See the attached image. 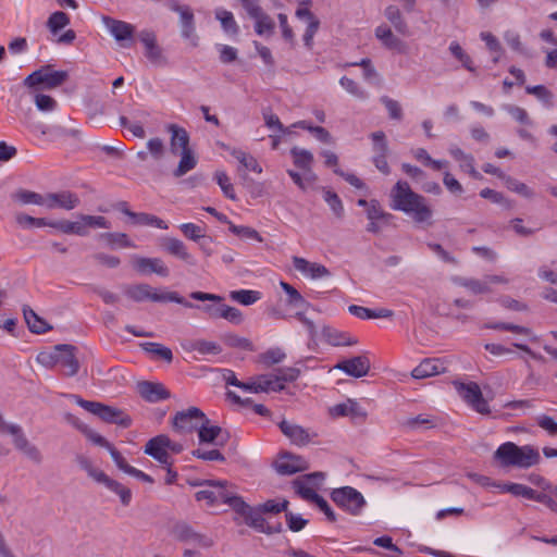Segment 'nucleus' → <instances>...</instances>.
<instances>
[{"label":"nucleus","instance_id":"f257e3e1","mask_svg":"<svg viewBox=\"0 0 557 557\" xmlns=\"http://www.w3.org/2000/svg\"><path fill=\"white\" fill-rule=\"evenodd\" d=\"M392 208L403 211L416 223L431 224L433 211L426 199L414 193L406 181H398L391 190Z\"/></svg>","mask_w":557,"mask_h":557},{"label":"nucleus","instance_id":"f03ea898","mask_svg":"<svg viewBox=\"0 0 557 557\" xmlns=\"http://www.w3.org/2000/svg\"><path fill=\"white\" fill-rule=\"evenodd\" d=\"M199 485L207 486L195 494L198 502H205L208 506L220 504L228 505L234 511L243 509V497H240L227 481L207 480Z\"/></svg>","mask_w":557,"mask_h":557},{"label":"nucleus","instance_id":"7ed1b4c3","mask_svg":"<svg viewBox=\"0 0 557 557\" xmlns=\"http://www.w3.org/2000/svg\"><path fill=\"white\" fill-rule=\"evenodd\" d=\"M494 458L502 467L528 469L537 465L541 456L531 445L518 446L512 442H506L495 450Z\"/></svg>","mask_w":557,"mask_h":557},{"label":"nucleus","instance_id":"20e7f679","mask_svg":"<svg viewBox=\"0 0 557 557\" xmlns=\"http://www.w3.org/2000/svg\"><path fill=\"white\" fill-rule=\"evenodd\" d=\"M190 298L199 301H211L213 304L201 307L203 313L210 319H224L232 324L238 325L244 321L243 312L223 302V297L216 294L205 292H193Z\"/></svg>","mask_w":557,"mask_h":557},{"label":"nucleus","instance_id":"39448f33","mask_svg":"<svg viewBox=\"0 0 557 557\" xmlns=\"http://www.w3.org/2000/svg\"><path fill=\"white\" fill-rule=\"evenodd\" d=\"M125 295L136 302L153 301V302H176L187 308H193L194 305L187 302L182 296L175 292L159 290L149 284H133L124 288Z\"/></svg>","mask_w":557,"mask_h":557},{"label":"nucleus","instance_id":"423d86ee","mask_svg":"<svg viewBox=\"0 0 557 557\" xmlns=\"http://www.w3.org/2000/svg\"><path fill=\"white\" fill-rule=\"evenodd\" d=\"M72 397L77 405L107 423L117 424L122 428H128L132 424L131 417L115 407L107 406L98 401L84 400L76 395H72Z\"/></svg>","mask_w":557,"mask_h":557},{"label":"nucleus","instance_id":"0eeeda50","mask_svg":"<svg viewBox=\"0 0 557 557\" xmlns=\"http://www.w3.org/2000/svg\"><path fill=\"white\" fill-rule=\"evenodd\" d=\"M166 7L178 14L181 36L191 47H197L199 37L196 33L195 15L191 8L187 4H181L177 0H166Z\"/></svg>","mask_w":557,"mask_h":557},{"label":"nucleus","instance_id":"6e6552de","mask_svg":"<svg viewBox=\"0 0 557 557\" xmlns=\"http://www.w3.org/2000/svg\"><path fill=\"white\" fill-rule=\"evenodd\" d=\"M453 282L465 287L473 295H483L493 293L496 285L509 284L510 280L504 274H490L481 280L456 276L453 278Z\"/></svg>","mask_w":557,"mask_h":557},{"label":"nucleus","instance_id":"1a4fd4ad","mask_svg":"<svg viewBox=\"0 0 557 557\" xmlns=\"http://www.w3.org/2000/svg\"><path fill=\"white\" fill-rule=\"evenodd\" d=\"M458 395L473 410L481 414H490L491 409L486 399H484L480 386L475 382L463 383L460 381L453 382Z\"/></svg>","mask_w":557,"mask_h":557},{"label":"nucleus","instance_id":"9d476101","mask_svg":"<svg viewBox=\"0 0 557 557\" xmlns=\"http://www.w3.org/2000/svg\"><path fill=\"white\" fill-rule=\"evenodd\" d=\"M67 79L65 71H52L50 66H42L33 72L24 79V85L34 88L42 85L45 88L52 89L62 85Z\"/></svg>","mask_w":557,"mask_h":557},{"label":"nucleus","instance_id":"9b49d317","mask_svg":"<svg viewBox=\"0 0 557 557\" xmlns=\"http://www.w3.org/2000/svg\"><path fill=\"white\" fill-rule=\"evenodd\" d=\"M207 416L197 407L177 411L172 419V426L180 434H189L197 431Z\"/></svg>","mask_w":557,"mask_h":557},{"label":"nucleus","instance_id":"f8f14e48","mask_svg":"<svg viewBox=\"0 0 557 557\" xmlns=\"http://www.w3.org/2000/svg\"><path fill=\"white\" fill-rule=\"evenodd\" d=\"M172 534L175 540L195 548L208 549L213 546L214 541L205 533L195 531L186 523H177L173 527Z\"/></svg>","mask_w":557,"mask_h":557},{"label":"nucleus","instance_id":"ddd939ff","mask_svg":"<svg viewBox=\"0 0 557 557\" xmlns=\"http://www.w3.org/2000/svg\"><path fill=\"white\" fill-rule=\"evenodd\" d=\"M333 502L351 515H358L366 505L360 492L351 486H344L332 492Z\"/></svg>","mask_w":557,"mask_h":557},{"label":"nucleus","instance_id":"4468645a","mask_svg":"<svg viewBox=\"0 0 557 557\" xmlns=\"http://www.w3.org/2000/svg\"><path fill=\"white\" fill-rule=\"evenodd\" d=\"M278 428L292 444L299 447L309 445L318 436L313 430L288 420H282Z\"/></svg>","mask_w":557,"mask_h":557},{"label":"nucleus","instance_id":"2eb2a0df","mask_svg":"<svg viewBox=\"0 0 557 557\" xmlns=\"http://www.w3.org/2000/svg\"><path fill=\"white\" fill-rule=\"evenodd\" d=\"M243 507V509L235 510V512L244 517L246 524L249 527L267 534L277 533L282 530L281 523H277L276 525H270L268 521L262 517V512L257 508H251L244 499Z\"/></svg>","mask_w":557,"mask_h":557},{"label":"nucleus","instance_id":"dca6fc26","mask_svg":"<svg viewBox=\"0 0 557 557\" xmlns=\"http://www.w3.org/2000/svg\"><path fill=\"white\" fill-rule=\"evenodd\" d=\"M101 21L108 32L122 47L128 48L132 46L135 33V27L132 24L110 16H102Z\"/></svg>","mask_w":557,"mask_h":557},{"label":"nucleus","instance_id":"f3484780","mask_svg":"<svg viewBox=\"0 0 557 557\" xmlns=\"http://www.w3.org/2000/svg\"><path fill=\"white\" fill-rule=\"evenodd\" d=\"M324 480V473L313 472L302 475L293 482L296 493L304 499L313 502L319 495L317 488Z\"/></svg>","mask_w":557,"mask_h":557},{"label":"nucleus","instance_id":"a211bd4d","mask_svg":"<svg viewBox=\"0 0 557 557\" xmlns=\"http://www.w3.org/2000/svg\"><path fill=\"white\" fill-rule=\"evenodd\" d=\"M76 351L77 349L73 345H57V366L61 367L67 376H73L78 372L79 362Z\"/></svg>","mask_w":557,"mask_h":557},{"label":"nucleus","instance_id":"6ab92c4d","mask_svg":"<svg viewBox=\"0 0 557 557\" xmlns=\"http://www.w3.org/2000/svg\"><path fill=\"white\" fill-rule=\"evenodd\" d=\"M352 377L366 376L371 368L370 359L366 355L355 356L337 362L334 367Z\"/></svg>","mask_w":557,"mask_h":557},{"label":"nucleus","instance_id":"aec40b11","mask_svg":"<svg viewBox=\"0 0 557 557\" xmlns=\"http://www.w3.org/2000/svg\"><path fill=\"white\" fill-rule=\"evenodd\" d=\"M79 205V198L76 194L64 190L61 193H49L45 195V208L73 210Z\"/></svg>","mask_w":557,"mask_h":557},{"label":"nucleus","instance_id":"412c9836","mask_svg":"<svg viewBox=\"0 0 557 557\" xmlns=\"http://www.w3.org/2000/svg\"><path fill=\"white\" fill-rule=\"evenodd\" d=\"M161 247L169 255L184 261L186 264L191 267L197 265V260L188 251L186 245L181 239L175 237H163L161 239Z\"/></svg>","mask_w":557,"mask_h":557},{"label":"nucleus","instance_id":"4be33fe9","mask_svg":"<svg viewBox=\"0 0 557 557\" xmlns=\"http://www.w3.org/2000/svg\"><path fill=\"white\" fill-rule=\"evenodd\" d=\"M292 261L295 270L307 278L319 280L331 275L330 270L323 264L310 262L302 257H293Z\"/></svg>","mask_w":557,"mask_h":557},{"label":"nucleus","instance_id":"5701e85b","mask_svg":"<svg viewBox=\"0 0 557 557\" xmlns=\"http://www.w3.org/2000/svg\"><path fill=\"white\" fill-rule=\"evenodd\" d=\"M374 35L384 48L396 51L398 53H406V42L397 37L388 25L380 24L376 26Z\"/></svg>","mask_w":557,"mask_h":557},{"label":"nucleus","instance_id":"b1692460","mask_svg":"<svg viewBox=\"0 0 557 557\" xmlns=\"http://www.w3.org/2000/svg\"><path fill=\"white\" fill-rule=\"evenodd\" d=\"M277 473L282 475H292L308 468V462L301 456L293 454L282 455L274 463Z\"/></svg>","mask_w":557,"mask_h":557},{"label":"nucleus","instance_id":"393cba45","mask_svg":"<svg viewBox=\"0 0 557 557\" xmlns=\"http://www.w3.org/2000/svg\"><path fill=\"white\" fill-rule=\"evenodd\" d=\"M133 267L139 273H156L162 277H166L170 273L169 268L160 258L134 257Z\"/></svg>","mask_w":557,"mask_h":557},{"label":"nucleus","instance_id":"a878e982","mask_svg":"<svg viewBox=\"0 0 557 557\" xmlns=\"http://www.w3.org/2000/svg\"><path fill=\"white\" fill-rule=\"evenodd\" d=\"M137 392L146 401L158 403L170 398V392L161 384L143 381L137 384Z\"/></svg>","mask_w":557,"mask_h":557},{"label":"nucleus","instance_id":"bb28decb","mask_svg":"<svg viewBox=\"0 0 557 557\" xmlns=\"http://www.w3.org/2000/svg\"><path fill=\"white\" fill-rule=\"evenodd\" d=\"M166 131L170 133V150L171 153L177 156L181 151H186L191 149L189 146V135L187 131L177 125V124H169L166 126Z\"/></svg>","mask_w":557,"mask_h":557},{"label":"nucleus","instance_id":"cd10ccee","mask_svg":"<svg viewBox=\"0 0 557 557\" xmlns=\"http://www.w3.org/2000/svg\"><path fill=\"white\" fill-rule=\"evenodd\" d=\"M445 362L438 358H426L411 372L414 379H425L445 372Z\"/></svg>","mask_w":557,"mask_h":557},{"label":"nucleus","instance_id":"c85d7f7f","mask_svg":"<svg viewBox=\"0 0 557 557\" xmlns=\"http://www.w3.org/2000/svg\"><path fill=\"white\" fill-rule=\"evenodd\" d=\"M289 152L294 164L306 172V180L315 181L317 176L312 172L313 154L309 150L299 147H293Z\"/></svg>","mask_w":557,"mask_h":557},{"label":"nucleus","instance_id":"c756f323","mask_svg":"<svg viewBox=\"0 0 557 557\" xmlns=\"http://www.w3.org/2000/svg\"><path fill=\"white\" fill-rule=\"evenodd\" d=\"M144 451L164 466L172 465L171 455L166 453L162 435H158L149 440Z\"/></svg>","mask_w":557,"mask_h":557},{"label":"nucleus","instance_id":"7c9ffc66","mask_svg":"<svg viewBox=\"0 0 557 557\" xmlns=\"http://www.w3.org/2000/svg\"><path fill=\"white\" fill-rule=\"evenodd\" d=\"M330 414L333 418L338 417H350V418H363L366 417V412L359 406L356 400L347 399L342 404H336L329 409Z\"/></svg>","mask_w":557,"mask_h":557},{"label":"nucleus","instance_id":"2f4dec72","mask_svg":"<svg viewBox=\"0 0 557 557\" xmlns=\"http://www.w3.org/2000/svg\"><path fill=\"white\" fill-rule=\"evenodd\" d=\"M220 146L221 148L227 150L245 170L255 172L257 174L262 173L261 165L258 163L257 159L250 153L245 152L242 149L231 148L225 144H220Z\"/></svg>","mask_w":557,"mask_h":557},{"label":"nucleus","instance_id":"473e14b6","mask_svg":"<svg viewBox=\"0 0 557 557\" xmlns=\"http://www.w3.org/2000/svg\"><path fill=\"white\" fill-rule=\"evenodd\" d=\"M325 342L332 346H352L357 344V339L349 334L341 332L332 326L323 325L321 330Z\"/></svg>","mask_w":557,"mask_h":557},{"label":"nucleus","instance_id":"72a5a7b5","mask_svg":"<svg viewBox=\"0 0 557 557\" xmlns=\"http://www.w3.org/2000/svg\"><path fill=\"white\" fill-rule=\"evenodd\" d=\"M448 151L450 156L459 162L460 170L469 173L473 178L480 177V173L474 168V159L471 154L466 153L455 145H451Z\"/></svg>","mask_w":557,"mask_h":557},{"label":"nucleus","instance_id":"f704fd0d","mask_svg":"<svg viewBox=\"0 0 557 557\" xmlns=\"http://www.w3.org/2000/svg\"><path fill=\"white\" fill-rule=\"evenodd\" d=\"M384 16L391 23V25L400 35H409V26L400 11L395 4H389L384 9Z\"/></svg>","mask_w":557,"mask_h":557},{"label":"nucleus","instance_id":"c9c22d12","mask_svg":"<svg viewBox=\"0 0 557 557\" xmlns=\"http://www.w3.org/2000/svg\"><path fill=\"white\" fill-rule=\"evenodd\" d=\"M139 39L146 48V57L152 62L159 61L161 58V50L157 45L156 34L150 30H143L139 34Z\"/></svg>","mask_w":557,"mask_h":557},{"label":"nucleus","instance_id":"e433bc0d","mask_svg":"<svg viewBox=\"0 0 557 557\" xmlns=\"http://www.w3.org/2000/svg\"><path fill=\"white\" fill-rule=\"evenodd\" d=\"M0 433L9 434L12 437L15 449H18L24 443L28 442L23 429L18 424L7 423L0 416Z\"/></svg>","mask_w":557,"mask_h":557},{"label":"nucleus","instance_id":"4c0bfd02","mask_svg":"<svg viewBox=\"0 0 557 557\" xmlns=\"http://www.w3.org/2000/svg\"><path fill=\"white\" fill-rule=\"evenodd\" d=\"M197 432L200 444H218L216 440L220 437L222 429L218 425H212L207 418V421L201 422Z\"/></svg>","mask_w":557,"mask_h":557},{"label":"nucleus","instance_id":"58836bf2","mask_svg":"<svg viewBox=\"0 0 557 557\" xmlns=\"http://www.w3.org/2000/svg\"><path fill=\"white\" fill-rule=\"evenodd\" d=\"M181 160L177 168L173 171L175 177H182L189 171L194 170L197 165V157L193 149L181 151L178 154Z\"/></svg>","mask_w":557,"mask_h":557},{"label":"nucleus","instance_id":"ea45409f","mask_svg":"<svg viewBox=\"0 0 557 557\" xmlns=\"http://www.w3.org/2000/svg\"><path fill=\"white\" fill-rule=\"evenodd\" d=\"M215 18L220 21L221 26L223 30L231 35V36H237L239 33V26L237 22L235 21V17L232 12L219 8L215 10Z\"/></svg>","mask_w":557,"mask_h":557},{"label":"nucleus","instance_id":"a19ab883","mask_svg":"<svg viewBox=\"0 0 557 557\" xmlns=\"http://www.w3.org/2000/svg\"><path fill=\"white\" fill-rule=\"evenodd\" d=\"M498 491L502 493H510L513 496L523 497L532 500L535 499V495L537 493L536 491L527 485L511 482L498 485Z\"/></svg>","mask_w":557,"mask_h":557},{"label":"nucleus","instance_id":"79ce46f5","mask_svg":"<svg viewBox=\"0 0 557 557\" xmlns=\"http://www.w3.org/2000/svg\"><path fill=\"white\" fill-rule=\"evenodd\" d=\"M11 198L21 205H37L45 207V195L32 190L18 189L11 195Z\"/></svg>","mask_w":557,"mask_h":557},{"label":"nucleus","instance_id":"37998d69","mask_svg":"<svg viewBox=\"0 0 557 557\" xmlns=\"http://www.w3.org/2000/svg\"><path fill=\"white\" fill-rule=\"evenodd\" d=\"M24 318L33 333L41 334L50 330V326L30 308H24Z\"/></svg>","mask_w":557,"mask_h":557},{"label":"nucleus","instance_id":"c03bdc74","mask_svg":"<svg viewBox=\"0 0 557 557\" xmlns=\"http://www.w3.org/2000/svg\"><path fill=\"white\" fill-rule=\"evenodd\" d=\"M262 297L261 293L252 289H238L230 293V298L243 306L256 304Z\"/></svg>","mask_w":557,"mask_h":557},{"label":"nucleus","instance_id":"a18cd8bd","mask_svg":"<svg viewBox=\"0 0 557 557\" xmlns=\"http://www.w3.org/2000/svg\"><path fill=\"white\" fill-rule=\"evenodd\" d=\"M257 382L261 393L281 392L283 386L278 384L274 372L257 375Z\"/></svg>","mask_w":557,"mask_h":557},{"label":"nucleus","instance_id":"49530a36","mask_svg":"<svg viewBox=\"0 0 557 557\" xmlns=\"http://www.w3.org/2000/svg\"><path fill=\"white\" fill-rule=\"evenodd\" d=\"M255 20V30L258 35L263 36H270L273 34L275 28V23L272 20L271 16L265 14L263 11L260 12L257 16L253 17Z\"/></svg>","mask_w":557,"mask_h":557},{"label":"nucleus","instance_id":"de8ad7c7","mask_svg":"<svg viewBox=\"0 0 557 557\" xmlns=\"http://www.w3.org/2000/svg\"><path fill=\"white\" fill-rule=\"evenodd\" d=\"M285 357H286V354L283 351V349L275 347V348H270L267 351L260 354L258 356V361L263 367L269 368L271 366L281 363L285 359Z\"/></svg>","mask_w":557,"mask_h":557},{"label":"nucleus","instance_id":"09e8293b","mask_svg":"<svg viewBox=\"0 0 557 557\" xmlns=\"http://www.w3.org/2000/svg\"><path fill=\"white\" fill-rule=\"evenodd\" d=\"M484 327L491 329V330L509 331L512 333L531 336L533 341L537 339V337L533 335L531 329L521 326V325H517V324H512V323H505V322L486 323L484 325Z\"/></svg>","mask_w":557,"mask_h":557},{"label":"nucleus","instance_id":"8fccbe9b","mask_svg":"<svg viewBox=\"0 0 557 557\" xmlns=\"http://www.w3.org/2000/svg\"><path fill=\"white\" fill-rule=\"evenodd\" d=\"M480 38L485 42L490 52L494 53L493 62L498 63L504 53V49L499 40L492 33L488 32H482L480 34Z\"/></svg>","mask_w":557,"mask_h":557},{"label":"nucleus","instance_id":"3c124183","mask_svg":"<svg viewBox=\"0 0 557 557\" xmlns=\"http://www.w3.org/2000/svg\"><path fill=\"white\" fill-rule=\"evenodd\" d=\"M190 349L200 355H219L222 351V347L218 343L203 339L193 342Z\"/></svg>","mask_w":557,"mask_h":557},{"label":"nucleus","instance_id":"603ef678","mask_svg":"<svg viewBox=\"0 0 557 557\" xmlns=\"http://www.w3.org/2000/svg\"><path fill=\"white\" fill-rule=\"evenodd\" d=\"M140 346L146 352L151 354L168 362H171L173 359V354L171 349L159 343H144Z\"/></svg>","mask_w":557,"mask_h":557},{"label":"nucleus","instance_id":"864d4df0","mask_svg":"<svg viewBox=\"0 0 557 557\" xmlns=\"http://www.w3.org/2000/svg\"><path fill=\"white\" fill-rule=\"evenodd\" d=\"M69 24L70 17L66 13L62 11H57L52 13L47 21V26L52 34H57L59 30H61Z\"/></svg>","mask_w":557,"mask_h":557},{"label":"nucleus","instance_id":"5fc2aeb1","mask_svg":"<svg viewBox=\"0 0 557 557\" xmlns=\"http://www.w3.org/2000/svg\"><path fill=\"white\" fill-rule=\"evenodd\" d=\"M505 182H506V186L509 190H511L524 198H528V199H531L534 197V190L531 187H529L527 184H524L518 180H515L510 176H506Z\"/></svg>","mask_w":557,"mask_h":557},{"label":"nucleus","instance_id":"6e6d98bb","mask_svg":"<svg viewBox=\"0 0 557 557\" xmlns=\"http://www.w3.org/2000/svg\"><path fill=\"white\" fill-rule=\"evenodd\" d=\"M108 245L134 248L135 245L124 233H104L100 236Z\"/></svg>","mask_w":557,"mask_h":557},{"label":"nucleus","instance_id":"4d7b16f0","mask_svg":"<svg viewBox=\"0 0 557 557\" xmlns=\"http://www.w3.org/2000/svg\"><path fill=\"white\" fill-rule=\"evenodd\" d=\"M230 231L243 239L256 240L258 243L263 242L262 236L255 228L249 226L235 225L230 223Z\"/></svg>","mask_w":557,"mask_h":557},{"label":"nucleus","instance_id":"13d9d810","mask_svg":"<svg viewBox=\"0 0 557 557\" xmlns=\"http://www.w3.org/2000/svg\"><path fill=\"white\" fill-rule=\"evenodd\" d=\"M280 286L286 293V295H287L286 301L289 306L297 307V306H302V305L307 304L305 298L301 296V294L290 284H288L284 281H281Z\"/></svg>","mask_w":557,"mask_h":557},{"label":"nucleus","instance_id":"bf43d9fd","mask_svg":"<svg viewBox=\"0 0 557 557\" xmlns=\"http://www.w3.org/2000/svg\"><path fill=\"white\" fill-rule=\"evenodd\" d=\"M339 84L341 86L347 91L349 92L350 95H352L354 97L358 98V99H367L368 98V94L364 89H362L359 84L357 82H355L354 79L347 77V76H343L341 79H339Z\"/></svg>","mask_w":557,"mask_h":557},{"label":"nucleus","instance_id":"052dcab7","mask_svg":"<svg viewBox=\"0 0 557 557\" xmlns=\"http://www.w3.org/2000/svg\"><path fill=\"white\" fill-rule=\"evenodd\" d=\"M450 53L458 59L462 65L470 72H474L475 69L472 65V59L465 52L461 46L457 41H451L449 45Z\"/></svg>","mask_w":557,"mask_h":557},{"label":"nucleus","instance_id":"680f3d73","mask_svg":"<svg viewBox=\"0 0 557 557\" xmlns=\"http://www.w3.org/2000/svg\"><path fill=\"white\" fill-rule=\"evenodd\" d=\"M137 225H151L160 230H168V224L156 215L148 213H137L133 222Z\"/></svg>","mask_w":557,"mask_h":557},{"label":"nucleus","instance_id":"e2e57ef3","mask_svg":"<svg viewBox=\"0 0 557 557\" xmlns=\"http://www.w3.org/2000/svg\"><path fill=\"white\" fill-rule=\"evenodd\" d=\"M180 230L190 240L200 242L206 238L203 228L195 223H183L180 225Z\"/></svg>","mask_w":557,"mask_h":557},{"label":"nucleus","instance_id":"0e129e2a","mask_svg":"<svg viewBox=\"0 0 557 557\" xmlns=\"http://www.w3.org/2000/svg\"><path fill=\"white\" fill-rule=\"evenodd\" d=\"M374 156L388 154V145L384 132L377 131L370 135Z\"/></svg>","mask_w":557,"mask_h":557},{"label":"nucleus","instance_id":"69168bd1","mask_svg":"<svg viewBox=\"0 0 557 557\" xmlns=\"http://www.w3.org/2000/svg\"><path fill=\"white\" fill-rule=\"evenodd\" d=\"M278 384L285 388V384L288 382H294L298 379L300 371L297 368L287 367V368H278L274 371Z\"/></svg>","mask_w":557,"mask_h":557},{"label":"nucleus","instance_id":"338daca9","mask_svg":"<svg viewBox=\"0 0 557 557\" xmlns=\"http://www.w3.org/2000/svg\"><path fill=\"white\" fill-rule=\"evenodd\" d=\"M214 177H215L218 185L221 187L223 194L225 195V197H227L232 200H236L234 187H233V184L231 183L227 174L224 171H216Z\"/></svg>","mask_w":557,"mask_h":557},{"label":"nucleus","instance_id":"774afa93","mask_svg":"<svg viewBox=\"0 0 557 557\" xmlns=\"http://www.w3.org/2000/svg\"><path fill=\"white\" fill-rule=\"evenodd\" d=\"M323 198H324L325 202L330 206V208L333 211V213L338 219L343 218V215H344V206H343L342 200L337 196V194H335V193H333L331 190H325L324 194H323Z\"/></svg>","mask_w":557,"mask_h":557}]
</instances>
